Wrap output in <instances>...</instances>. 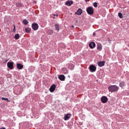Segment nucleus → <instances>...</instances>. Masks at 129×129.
Returning a JSON list of instances; mask_svg holds the SVG:
<instances>
[{"instance_id":"obj_1","label":"nucleus","mask_w":129,"mask_h":129,"mask_svg":"<svg viewBox=\"0 0 129 129\" xmlns=\"http://www.w3.org/2000/svg\"><path fill=\"white\" fill-rule=\"evenodd\" d=\"M108 88L109 91L111 93L116 91L119 89L118 87L115 85H112L110 86Z\"/></svg>"},{"instance_id":"obj_2","label":"nucleus","mask_w":129,"mask_h":129,"mask_svg":"<svg viewBox=\"0 0 129 129\" xmlns=\"http://www.w3.org/2000/svg\"><path fill=\"white\" fill-rule=\"evenodd\" d=\"M86 11L89 14L92 15L93 13V9L92 7H89L87 8Z\"/></svg>"},{"instance_id":"obj_3","label":"nucleus","mask_w":129,"mask_h":129,"mask_svg":"<svg viewBox=\"0 0 129 129\" xmlns=\"http://www.w3.org/2000/svg\"><path fill=\"white\" fill-rule=\"evenodd\" d=\"M90 70L92 72H94L95 71L96 69L95 66L93 65H91L89 67Z\"/></svg>"},{"instance_id":"obj_4","label":"nucleus","mask_w":129,"mask_h":129,"mask_svg":"<svg viewBox=\"0 0 129 129\" xmlns=\"http://www.w3.org/2000/svg\"><path fill=\"white\" fill-rule=\"evenodd\" d=\"M33 29L34 30H37L38 27V26L37 24L36 23H33L32 25Z\"/></svg>"},{"instance_id":"obj_5","label":"nucleus","mask_w":129,"mask_h":129,"mask_svg":"<svg viewBox=\"0 0 129 129\" xmlns=\"http://www.w3.org/2000/svg\"><path fill=\"white\" fill-rule=\"evenodd\" d=\"M101 100L103 103H105L107 102L108 99L106 96H103L101 98Z\"/></svg>"},{"instance_id":"obj_6","label":"nucleus","mask_w":129,"mask_h":129,"mask_svg":"<svg viewBox=\"0 0 129 129\" xmlns=\"http://www.w3.org/2000/svg\"><path fill=\"white\" fill-rule=\"evenodd\" d=\"M8 67L12 69L13 68V62H8L7 64Z\"/></svg>"},{"instance_id":"obj_7","label":"nucleus","mask_w":129,"mask_h":129,"mask_svg":"<svg viewBox=\"0 0 129 129\" xmlns=\"http://www.w3.org/2000/svg\"><path fill=\"white\" fill-rule=\"evenodd\" d=\"M55 87L56 86L54 84H53L51 86L50 88V91L51 92H52L53 91H54Z\"/></svg>"},{"instance_id":"obj_8","label":"nucleus","mask_w":129,"mask_h":129,"mask_svg":"<svg viewBox=\"0 0 129 129\" xmlns=\"http://www.w3.org/2000/svg\"><path fill=\"white\" fill-rule=\"evenodd\" d=\"M95 43L93 42L90 43L89 44V46L91 49L93 48L95 46Z\"/></svg>"},{"instance_id":"obj_9","label":"nucleus","mask_w":129,"mask_h":129,"mask_svg":"<svg viewBox=\"0 0 129 129\" xmlns=\"http://www.w3.org/2000/svg\"><path fill=\"white\" fill-rule=\"evenodd\" d=\"M82 13V10L80 8H79L77 11L75 13V14L78 15H80Z\"/></svg>"},{"instance_id":"obj_10","label":"nucleus","mask_w":129,"mask_h":129,"mask_svg":"<svg viewBox=\"0 0 129 129\" xmlns=\"http://www.w3.org/2000/svg\"><path fill=\"white\" fill-rule=\"evenodd\" d=\"M105 62L103 61L100 62H98V65L101 67H102L104 65Z\"/></svg>"},{"instance_id":"obj_11","label":"nucleus","mask_w":129,"mask_h":129,"mask_svg":"<svg viewBox=\"0 0 129 129\" xmlns=\"http://www.w3.org/2000/svg\"><path fill=\"white\" fill-rule=\"evenodd\" d=\"M58 78L60 80L62 81H64L65 79V77L63 75H61L59 76Z\"/></svg>"},{"instance_id":"obj_12","label":"nucleus","mask_w":129,"mask_h":129,"mask_svg":"<svg viewBox=\"0 0 129 129\" xmlns=\"http://www.w3.org/2000/svg\"><path fill=\"white\" fill-rule=\"evenodd\" d=\"M17 67L18 69H21L23 68V66L20 63H17Z\"/></svg>"},{"instance_id":"obj_13","label":"nucleus","mask_w":129,"mask_h":129,"mask_svg":"<svg viewBox=\"0 0 129 129\" xmlns=\"http://www.w3.org/2000/svg\"><path fill=\"white\" fill-rule=\"evenodd\" d=\"M66 5L68 6H70L73 4V2L72 1H67L66 2Z\"/></svg>"},{"instance_id":"obj_14","label":"nucleus","mask_w":129,"mask_h":129,"mask_svg":"<svg viewBox=\"0 0 129 129\" xmlns=\"http://www.w3.org/2000/svg\"><path fill=\"white\" fill-rule=\"evenodd\" d=\"M102 47L101 44L100 43H98L97 45V49L100 51H101L102 49Z\"/></svg>"},{"instance_id":"obj_15","label":"nucleus","mask_w":129,"mask_h":129,"mask_svg":"<svg viewBox=\"0 0 129 129\" xmlns=\"http://www.w3.org/2000/svg\"><path fill=\"white\" fill-rule=\"evenodd\" d=\"M125 83L123 81H121L119 83L120 86L122 88H123L124 86L125 85Z\"/></svg>"},{"instance_id":"obj_16","label":"nucleus","mask_w":129,"mask_h":129,"mask_svg":"<svg viewBox=\"0 0 129 129\" xmlns=\"http://www.w3.org/2000/svg\"><path fill=\"white\" fill-rule=\"evenodd\" d=\"M70 117V115L69 114H67L65 115L64 117V119L65 120H67Z\"/></svg>"},{"instance_id":"obj_17","label":"nucleus","mask_w":129,"mask_h":129,"mask_svg":"<svg viewBox=\"0 0 129 129\" xmlns=\"http://www.w3.org/2000/svg\"><path fill=\"white\" fill-rule=\"evenodd\" d=\"M54 27L56 30H57L58 31H59V25L57 24H55V25Z\"/></svg>"},{"instance_id":"obj_18","label":"nucleus","mask_w":129,"mask_h":129,"mask_svg":"<svg viewBox=\"0 0 129 129\" xmlns=\"http://www.w3.org/2000/svg\"><path fill=\"white\" fill-rule=\"evenodd\" d=\"M19 38V34H16L15 36L14 37V38L16 39H18Z\"/></svg>"},{"instance_id":"obj_19","label":"nucleus","mask_w":129,"mask_h":129,"mask_svg":"<svg viewBox=\"0 0 129 129\" xmlns=\"http://www.w3.org/2000/svg\"><path fill=\"white\" fill-rule=\"evenodd\" d=\"M30 29L29 27L26 28L25 29V31L27 33L29 32L30 31Z\"/></svg>"},{"instance_id":"obj_20","label":"nucleus","mask_w":129,"mask_h":129,"mask_svg":"<svg viewBox=\"0 0 129 129\" xmlns=\"http://www.w3.org/2000/svg\"><path fill=\"white\" fill-rule=\"evenodd\" d=\"M23 23L25 25H27L28 23L27 20H24L23 21Z\"/></svg>"},{"instance_id":"obj_21","label":"nucleus","mask_w":129,"mask_h":129,"mask_svg":"<svg viewBox=\"0 0 129 129\" xmlns=\"http://www.w3.org/2000/svg\"><path fill=\"white\" fill-rule=\"evenodd\" d=\"M118 16L121 18H122L123 17L122 14L121 13H118Z\"/></svg>"},{"instance_id":"obj_22","label":"nucleus","mask_w":129,"mask_h":129,"mask_svg":"<svg viewBox=\"0 0 129 129\" xmlns=\"http://www.w3.org/2000/svg\"><path fill=\"white\" fill-rule=\"evenodd\" d=\"M93 5L94 7H97V3L96 2H95L93 3Z\"/></svg>"},{"instance_id":"obj_23","label":"nucleus","mask_w":129,"mask_h":129,"mask_svg":"<svg viewBox=\"0 0 129 129\" xmlns=\"http://www.w3.org/2000/svg\"><path fill=\"white\" fill-rule=\"evenodd\" d=\"M2 100H4L5 101L7 100L8 101V99L7 98H5L3 97H2Z\"/></svg>"},{"instance_id":"obj_24","label":"nucleus","mask_w":129,"mask_h":129,"mask_svg":"<svg viewBox=\"0 0 129 129\" xmlns=\"http://www.w3.org/2000/svg\"><path fill=\"white\" fill-rule=\"evenodd\" d=\"M14 29L13 30V31L14 32H15V25H14Z\"/></svg>"},{"instance_id":"obj_25","label":"nucleus","mask_w":129,"mask_h":129,"mask_svg":"<svg viewBox=\"0 0 129 129\" xmlns=\"http://www.w3.org/2000/svg\"><path fill=\"white\" fill-rule=\"evenodd\" d=\"M53 15L54 16H58V15L57 14H53Z\"/></svg>"},{"instance_id":"obj_26","label":"nucleus","mask_w":129,"mask_h":129,"mask_svg":"<svg viewBox=\"0 0 129 129\" xmlns=\"http://www.w3.org/2000/svg\"><path fill=\"white\" fill-rule=\"evenodd\" d=\"M95 35V33H93V36H94Z\"/></svg>"},{"instance_id":"obj_27","label":"nucleus","mask_w":129,"mask_h":129,"mask_svg":"<svg viewBox=\"0 0 129 129\" xmlns=\"http://www.w3.org/2000/svg\"><path fill=\"white\" fill-rule=\"evenodd\" d=\"M0 129H6L4 127H3V128H1Z\"/></svg>"},{"instance_id":"obj_28","label":"nucleus","mask_w":129,"mask_h":129,"mask_svg":"<svg viewBox=\"0 0 129 129\" xmlns=\"http://www.w3.org/2000/svg\"><path fill=\"white\" fill-rule=\"evenodd\" d=\"M73 67H74L73 66L72 68V69H72H72H74Z\"/></svg>"},{"instance_id":"obj_29","label":"nucleus","mask_w":129,"mask_h":129,"mask_svg":"<svg viewBox=\"0 0 129 129\" xmlns=\"http://www.w3.org/2000/svg\"><path fill=\"white\" fill-rule=\"evenodd\" d=\"M21 6H22L21 5H19V7H21Z\"/></svg>"},{"instance_id":"obj_30","label":"nucleus","mask_w":129,"mask_h":129,"mask_svg":"<svg viewBox=\"0 0 129 129\" xmlns=\"http://www.w3.org/2000/svg\"><path fill=\"white\" fill-rule=\"evenodd\" d=\"M72 27H74V26L73 25H72Z\"/></svg>"},{"instance_id":"obj_31","label":"nucleus","mask_w":129,"mask_h":129,"mask_svg":"<svg viewBox=\"0 0 129 129\" xmlns=\"http://www.w3.org/2000/svg\"><path fill=\"white\" fill-rule=\"evenodd\" d=\"M55 18V17H53V18H54H54Z\"/></svg>"}]
</instances>
